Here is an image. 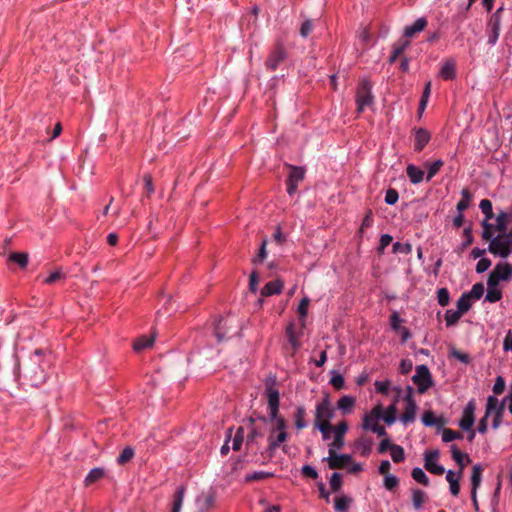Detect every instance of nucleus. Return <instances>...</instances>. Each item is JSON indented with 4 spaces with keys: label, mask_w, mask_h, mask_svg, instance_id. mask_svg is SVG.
I'll return each instance as SVG.
<instances>
[{
    "label": "nucleus",
    "mask_w": 512,
    "mask_h": 512,
    "mask_svg": "<svg viewBox=\"0 0 512 512\" xmlns=\"http://www.w3.org/2000/svg\"><path fill=\"white\" fill-rule=\"evenodd\" d=\"M356 104L358 113L363 112L365 108L373 106L374 96L370 81L366 79L360 81L356 91Z\"/></svg>",
    "instance_id": "f257e3e1"
},
{
    "label": "nucleus",
    "mask_w": 512,
    "mask_h": 512,
    "mask_svg": "<svg viewBox=\"0 0 512 512\" xmlns=\"http://www.w3.org/2000/svg\"><path fill=\"white\" fill-rule=\"evenodd\" d=\"M412 381L420 394L425 393L434 384L431 372L424 364L416 366Z\"/></svg>",
    "instance_id": "f03ea898"
},
{
    "label": "nucleus",
    "mask_w": 512,
    "mask_h": 512,
    "mask_svg": "<svg viewBox=\"0 0 512 512\" xmlns=\"http://www.w3.org/2000/svg\"><path fill=\"white\" fill-rule=\"evenodd\" d=\"M505 409V400L499 402L495 396H489L486 403L487 416L494 414L492 427L494 429L499 428L502 423V416Z\"/></svg>",
    "instance_id": "7ed1b4c3"
},
{
    "label": "nucleus",
    "mask_w": 512,
    "mask_h": 512,
    "mask_svg": "<svg viewBox=\"0 0 512 512\" xmlns=\"http://www.w3.org/2000/svg\"><path fill=\"white\" fill-rule=\"evenodd\" d=\"M286 58L287 51L284 45L277 42L265 61V67L270 71H275Z\"/></svg>",
    "instance_id": "20e7f679"
},
{
    "label": "nucleus",
    "mask_w": 512,
    "mask_h": 512,
    "mask_svg": "<svg viewBox=\"0 0 512 512\" xmlns=\"http://www.w3.org/2000/svg\"><path fill=\"white\" fill-rule=\"evenodd\" d=\"M488 251L493 255L507 258L512 252V247L510 246V242L506 241L501 234H499L497 237H494V239H491Z\"/></svg>",
    "instance_id": "39448f33"
},
{
    "label": "nucleus",
    "mask_w": 512,
    "mask_h": 512,
    "mask_svg": "<svg viewBox=\"0 0 512 512\" xmlns=\"http://www.w3.org/2000/svg\"><path fill=\"white\" fill-rule=\"evenodd\" d=\"M404 401H405V409H404L403 414L401 415V421L404 424H407V423H411L415 420L416 410H417V405L413 398V388L410 386L407 388V394L404 397Z\"/></svg>",
    "instance_id": "423d86ee"
},
{
    "label": "nucleus",
    "mask_w": 512,
    "mask_h": 512,
    "mask_svg": "<svg viewBox=\"0 0 512 512\" xmlns=\"http://www.w3.org/2000/svg\"><path fill=\"white\" fill-rule=\"evenodd\" d=\"M503 8H498L490 17L488 22V43L494 45L499 37L501 26V13Z\"/></svg>",
    "instance_id": "0eeeda50"
},
{
    "label": "nucleus",
    "mask_w": 512,
    "mask_h": 512,
    "mask_svg": "<svg viewBox=\"0 0 512 512\" xmlns=\"http://www.w3.org/2000/svg\"><path fill=\"white\" fill-rule=\"evenodd\" d=\"M325 460L330 469H343L353 462L349 454H337L334 449L328 450V457Z\"/></svg>",
    "instance_id": "6e6552de"
},
{
    "label": "nucleus",
    "mask_w": 512,
    "mask_h": 512,
    "mask_svg": "<svg viewBox=\"0 0 512 512\" xmlns=\"http://www.w3.org/2000/svg\"><path fill=\"white\" fill-rule=\"evenodd\" d=\"M334 416V411L331 408L330 401L328 397H325L320 403L316 406L315 413V425H319V423L327 422L330 423V420Z\"/></svg>",
    "instance_id": "1a4fd4ad"
},
{
    "label": "nucleus",
    "mask_w": 512,
    "mask_h": 512,
    "mask_svg": "<svg viewBox=\"0 0 512 512\" xmlns=\"http://www.w3.org/2000/svg\"><path fill=\"white\" fill-rule=\"evenodd\" d=\"M482 472L483 467L480 464H475L472 467V474H471V500L473 502V506L475 511H479V505L477 500V490L480 487L481 480H482Z\"/></svg>",
    "instance_id": "9d476101"
},
{
    "label": "nucleus",
    "mask_w": 512,
    "mask_h": 512,
    "mask_svg": "<svg viewBox=\"0 0 512 512\" xmlns=\"http://www.w3.org/2000/svg\"><path fill=\"white\" fill-rule=\"evenodd\" d=\"M439 457L438 450L427 451L424 454V467L427 471L435 475H442L445 472V469L442 465H438L435 463Z\"/></svg>",
    "instance_id": "9b49d317"
},
{
    "label": "nucleus",
    "mask_w": 512,
    "mask_h": 512,
    "mask_svg": "<svg viewBox=\"0 0 512 512\" xmlns=\"http://www.w3.org/2000/svg\"><path fill=\"white\" fill-rule=\"evenodd\" d=\"M383 416V407L381 405L375 406L369 413L363 417L362 428L364 430H373V427L379 425V420Z\"/></svg>",
    "instance_id": "f8f14e48"
},
{
    "label": "nucleus",
    "mask_w": 512,
    "mask_h": 512,
    "mask_svg": "<svg viewBox=\"0 0 512 512\" xmlns=\"http://www.w3.org/2000/svg\"><path fill=\"white\" fill-rule=\"evenodd\" d=\"M475 409V402L473 400L469 401L459 422V426L462 430L468 431L472 429L475 421Z\"/></svg>",
    "instance_id": "ddd939ff"
},
{
    "label": "nucleus",
    "mask_w": 512,
    "mask_h": 512,
    "mask_svg": "<svg viewBox=\"0 0 512 512\" xmlns=\"http://www.w3.org/2000/svg\"><path fill=\"white\" fill-rule=\"evenodd\" d=\"M347 430L348 424L346 421H341L334 427V440L329 444V449H334V451H337L343 448L344 435L346 434Z\"/></svg>",
    "instance_id": "4468645a"
},
{
    "label": "nucleus",
    "mask_w": 512,
    "mask_h": 512,
    "mask_svg": "<svg viewBox=\"0 0 512 512\" xmlns=\"http://www.w3.org/2000/svg\"><path fill=\"white\" fill-rule=\"evenodd\" d=\"M286 431L274 432V430L270 431V435L268 437V447L267 453L269 457H272L274 451L280 446L281 443L285 442L287 439Z\"/></svg>",
    "instance_id": "2eb2a0df"
},
{
    "label": "nucleus",
    "mask_w": 512,
    "mask_h": 512,
    "mask_svg": "<svg viewBox=\"0 0 512 512\" xmlns=\"http://www.w3.org/2000/svg\"><path fill=\"white\" fill-rule=\"evenodd\" d=\"M268 407L270 410V417L276 418L279 414V392L273 386L267 387Z\"/></svg>",
    "instance_id": "dca6fc26"
},
{
    "label": "nucleus",
    "mask_w": 512,
    "mask_h": 512,
    "mask_svg": "<svg viewBox=\"0 0 512 512\" xmlns=\"http://www.w3.org/2000/svg\"><path fill=\"white\" fill-rule=\"evenodd\" d=\"M451 454L453 460L459 466L458 477H462L465 466L471 462V459L468 454L462 453L456 445L451 446Z\"/></svg>",
    "instance_id": "f3484780"
},
{
    "label": "nucleus",
    "mask_w": 512,
    "mask_h": 512,
    "mask_svg": "<svg viewBox=\"0 0 512 512\" xmlns=\"http://www.w3.org/2000/svg\"><path fill=\"white\" fill-rule=\"evenodd\" d=\"M231 322L232 320L230 319H220L217 323V325L215 326V335L218 339L219 342L227 339V338H230L234 335L233 334H230L229 332V329L231 328Z\"/></svg>",
    "instance_id": "a211bd4d"
},
{
    "label": "nucleus",
    "mask_w": 512,
    "mask_h": 512,
    "mask_svg": "<svg viewBox=\"0 0 512 512\" xmlns=\"http://www.w3.org/2000/svg\"><path fill=\"white\" fill-rule=\"evenodd\" d=\"M431 139L430 133L424 128L415 129L414 150L420 152Z\"/></svg>",
    "instance_id": "6ab92c4d"
},
{
    "label": "nucleus",
    "mask_w": 512,
    "mask_h": 512,
    "mask_svg": "<svg viewBox=\"0 0 512 512\" xmlns=\"http://www.w3.org/2000/svg\"><path fill=\"white\" fill-rule=\"evenodd\" d=\"M283 289V282L279 279L270 281L264 285L261 290V297H268L276 294H280Z\"/></svg>",
    "instance_id": "aec40b11"
},
{
    "label": "nucleus",
    "mask_w": 512,
    "mask_h": 512,
    "mask_svg": "<svg viewBox=\"0 0 512 512\" xmlns=\"http://www.w3.org/2000/svg\"><path fill=\"white\" fill-rule=\"evenodd\" d=\"M427 26V20L424 17L418 18L412 25L406 26L404 36L412 38L416 33L423 31Z\"/></svg>",
    "instance_id": "412c9836"
},
{
    "label": "nucleus",
    "mask_w": 512,
    "mask_h": 512,
    "mask_svg": "<svg viewBox=\"0 0 512 512\" xmlns=\"http://www.w3.org/2000/svg\"><path fill=\"white\" fill-rule=\"evenodd\" d=\"M256 420L257 419L254 417H250L248 419L249 424H250V431H249V433L247 435V439H246L247 445L254 443V441L257 437L263 436V429H262V427L256 425Z\"/></svg>",
    "instance_id": "4be33fe9"
},
{
    "label": "nucleus",
    "mask_w": 512,
    "mask_h": 512,
    "mask_svg": "<svg viewBox=\"0 0 512 512\" xmlns=\"http://www.w3.org/2000/svg\"><path fill=\"white\" fill-rule=\"evenodd\" d=\"M258 420L263 424V426H265L268 423V421H271V422L274 421L275 424L271 429V430H274V432H280V431L286 430V421L283 417L279 416V414L277 415L276 418H271L269 416V419L264 416H259Z\"/></svg>",
    "instance_id": "5701e85b"
},
{
    "label": "nucleus",
    "mask_w": 512,
    "mask_h": 512,
    "mask_svg": "<svg viewBox=\"0 0 512 512\" xmlns=\"http://www.w3.org/2000/svg\"><path fill=\"white\" fill-rule=\"evenodd\" d=\"M199 510L201 512L207 511L210 507L213 506L215 502V497L212 492L202 493L196 500Z\"/></svg>",
    "instance_id": "b1692460"
},
{
    "label": "nucleus",
    "mask_w": 512,
    "mask_h": 512,
    "mask_svg": "<svg viewBox=\"0 0 512 512\" xmlns=\"http://www.w3.org/2000/svg\"><path fill=\"white\" fill-rule=\"evenodd\" d=\"M407 176L409 177L411 183L419 184L423 181L424 171L418 168L413 164H409L406 168Z\"/></svg>",
    "instance_id": "393cba45"
},
{
    "label": "nucleus",
    "mask_w": 512,
    "mask_h": 512,
    "mask_svg": "<svg viewBox=\"0 0 512 512\" xmlns=\"http://www.w3.org/2000/svg\"><path fill=\"white\" fill-rule=\"evenodd\" d=\"M354 405L355 398L349 395L342 396L337 402V408L340 409L343 414H350Z\"/></svg>",
    "instance_id": "a878e982"
},
{
    "label": "nucleus",
    "mask_w": 512,
    "mask_h": 512,
    "mask_svg": "<svg viewBox=\"0 0 512 512\" xmlns=\"http://www.w3.org/2000/svg\"><path fill=\"white\" fill-rule=\"evenodd\" d=\"M154 340H155L154 335H151V336L143 335V336L139 337L137 340H135L133 348L135 351L140 352L146 348L151 347L154 343Z\"/></svg>",
    "instance_id": "bb28decb"
},
{
    "label": "nucleus",
    "mask_w": 512,
    "mask_h": 512,
    "mask_svg": "<svg viewBox=\"0 0 512 512\" xmlns=\"http://www.w3.org/2000/svg\"><path fill=\"white\" fill-rule=\"evenodd\" d=\"M440 75L444 80H452L456 77V69L454 61L448 60L446 61L441 70Z\"/></svg>",
    "instance_id": "cd10ccee"
},
{
    "label": "nucleus",
    "mask_w": 512,
    "mask_h": 512,
    "mask_svg": "<svg viewBox=\"0 0 512 512\" xmlns=\"http://www.w3.org/2000/svg\"><path fill=\"white\" fill-rule=\"evenodd\" d=\"M290 169V173L288 176V181L292 183L299 184L301 181H303L305 176V170L302 167L293 166V165H287Z\"/></svg>",
    "instance_id": "c85d7f7f"
},
{
    "label": "nucleus",
    "mask_w": 512,
    "mask_h": 512,
    "mask_svg": "<svg viewBox=\"0 0 512 512\" xmlns=\"http://www.w3.org/2000/svg\"><path fill=\"white\" fill-rule=\"evenodd\" d=\"M494 269L503 281L509 280L512 276V265L509 263H499L494 267Z\"/></svg>",
    "instance_id": "c756f323"
},
{
    "label": "nucleus",
    "mask_w": 512,
    "mask_h": 512,
    "mask_svg": "<svg viewBox=\"0 0 512 512\" xmlns=\"http://www.w3.org/2000/svg\"><path fill=\"white\" fill-rule=\"evenodd\" d=\"M305 417L306 409L303 406H298L294 413L295 426L298 430H302L307 426Z\"/></svg>",
    "instance_id": "7c9ffc66"
},
{
    "label": "nucleus",
    "mask_w": 512,
    "mask_h": 512,
    "mask_svg": "<svg viewBox=\"0 0 512 512\" xmlns=\"http://www.w3.org/2000/svg\"><path fill=\"white\" fill-rule=\"evenodd\" d=\"M185 487L180 486L177 488L175 495H174V501L172 505V511L171 512H180L185 496Z\"/></svg>",
    "instance_id": "2f4dec72"
},
{
    "label": "nucleus",
    "mask_w": 512,
    "mask_h": 512,
    "mask_svg": "<svg viewBox=\"0 0 512 512\" xmlns=\"http://www.w3.org/2000/svg\"><path fill=\"white\" fill-rule=\"evenodd\" d=\"M410 45L409 40H402L398 43L394 44L392 54L389 58V62L393 63L396 59L405 51V49Z\"/></svg>",
    "instance_id": "473e14b6"
},
{
    "label": "nucleus",
    "mask_w": 512,
    "mask_h": 512,
    "mask_svg": "<svg viewBox=\"0 0 512 512\" xmlns=\"http://www.w3.org/2000/svg\"><path fill=\"white\" fill-rule=\"evenodd\" d=\"M472 199V194L470 193V191L468 189H463L461 191V200L457 203V210L459 212H463L464 210H466L469 206V203Z\"/></svg>",
    "instance_id": "72a5a7b5"
},
{
    "label": "nucleus",
    "mask_w": 512,
    "mask_h": 512,
    "mask_svg": "<svg viewBox=\"0 0 512 512\" xmlns=\"http://www.w3.org/2000/svg\"><path fill=\"white\" fill-rule=\"evenodd\" d=\"M104 476V470L101 468L92 469L85 478V485L89 486Z\"/></svg>",
    "instance_id": "f704fd0d"
},
{
    "label": "nucleus",
    "mask_w": 512,
    "mask_h": 512,
    "mask_svg": "<svg viewBox=\"0 0 512 512\" xmlns=\"http://www.w3.org/2000/svg\"><path fill=\"white\" fill-rule=\"evenodd\" d=\"M426 494L420 489L412 490V502L416 510L420 509L425 502Z\"/></svg>",
    "instance_id": "c9c22d12"
},
{
    "label": "nucleus",
    "mask_w": 512,
    "mask_h": 512,
    "mask_svg": "<svg viewBox=\"0 0 512 512\" xmlns=\"http://www.w3.org/2000/svg\"><path fill=\"white\" fill-rule=\"evenodd\" d=\"M411 476L415 481L424 486H429L430 484L429 478L427 477L425 472L419 467H416L412 470Z\"/></svg>",
    "instance_id": "e433bc0d"
},
{
    "label": "nucleus",
    "mask_w": 512,
    "mask_h": 512,
    "mask_svg": "<svg viewBox=\"0 0 512 512\" xmlns=\"http://www.w3.org/2000/svg\"><path fill=\"white\" fill-rule=\"evenodd\" d=\"M471 305V299L466 293H463L457 300V310L460 311L462 314L469 311Z\"/></svg>",
    "instance_id": "4c0bfd02"
},
{
    "label": "nucleus",
    "mask_w": 512,
    "mask_h": 512,
    "mask_svg": "<svg viewBox=\"0 0 512 512\" xmlns=\"http://www.w3.org/2000/svg\"><path fill=\"white\" fill-rule=\"evenodd\" d=\"M397 408L395 405H390L386 411L383 410V416L381 419L387 424L391 425L396 420Z\"/></svg>",
    "instance_id": "58836bf2"
},
{
    "label": "nucleus",
    "mask_w": 512,
    "mask_h": 512,
    "mask_svg": "<svg viewBox=\"0 0 512 512\" xmlns=\"http://www.w3.org/2000/svg\"><path fill=\"white\" fill-rule=\"evenodd\" d=\"M479 208L481 209L482 213L485 215L484 220H491L494 217L492 202L489 199L481 200V202L479 204Z\"/></svg>",
    "instance_id": "ea45409f"
},
{
    "label": "nucleus",
    "mask_w": 512,
    "mask_h": 512,
    "mask_svg": "<svg viewBox=\"0 0 512 512\" xmlns=\"http://www.w3.org/2000/svg\"><path fill=\"white\" fill-rule=\"evenodd\" d=\"M463 235H464L465 239H463V243L458 248V250H457L458 253L463 252L468 246H470L473 243L474 238L472 235V227L468 226V227L464 228Z\"/></svg>",
    "instance_id": "a19ab883"
},
{
    "label": "nucleus",
    "mask_w": 512,
    "mask_h": 512,
    "mask_svg": "<svg viewBox=\"0 0 512 512\" xmlns=\"http://www.w3.org/2000/svg\"><path fill=\"white\" fill-rule=\"evenodd\" d=\"M134 449L130 446L123 449L120 455L117 457V463L119 465H124L129 462L134 457Z\"/></svg>",
    "instance_id": "79ce46f5"
},
{
    "label": "nucleus",
    "mask_w": 512,
    "mask_h": 512,
    "mask_svg": "<svg viewBox=\"0 0 512 512\" xmlns=\"http://www.w3.org/2000/svg\"><path fill=\"white\" fill-rule=\"evenodd\" d=\"M443 165H444V162L442 160H436L435 162H433L431 164L426 163V166L428 167V173H427L426 180L430 181L439 172V170L443 167Z\"/></svg>",
    "instance_id": "37998d69"
},
{
    "label": "nucleus",
    "mask_w": 512,
    "mask_h": 512,
    "mask_svg": "<svg viewBox=\"0 0 512 512\" xmlns=\"http://www.w3.org/2000/svg\"><path fill=\"white\" fill-rule=\"evenodd\" d=\"M462 313L458 310H447L445 313V320L447 326H453L455 325L459 319L462 317Z\"/></svg>",
    "instance_id": "c03bdc74"
},
{
    "label": "nucleus",
    "mask_w": 512,
    "mask_h": 512,
    "mask_svg": "<svg viewBox=\"0 0 512 512\" xmlns=\"http://www.w3.org/2000/svg\"><path fill=\"white\" fill-rule=\"evenodd\" d=\"M273 476H274V474L271 472L257 471L252 474H247L245 476V481L246 482L260 481V480L267 479V478H270Z\"/></svg>",
    "instance_id": "a18cd8bd"
},
{
    "label": "nucleus",
    "mask_w": 512,
    "mask_h": 512,
    "mask_svg": "<svg viewBox=\"0 0 512 512\" xmlns=\"http://www.w3.org/2000/svg\"><path fill=\"white\" fill-rule=\"evenodd\" d=\"M390 452L391 458L395 463H400L405 460V452L400 445L394 444Z\"/></svg>",
    "instance_id": "49530a36"
},
{
    "label": "nucleus",
    "mask_w": 512,
    "mask_h": 512,
    "mask_svg": "<svg viewBox=\"0 0 512 512\" xmlns=\"http://www.w3.org/2000/svg\"><path fill=\"white\" fill-rule=\"evenodd\" d=\"M9 260L14 263H17L20 267L23 268V267H26V265L28 263V254L14 252V253L10 254Z\"/></svg>",
    "instance_id": "de8ad7c7"
},
{
    "label": "nucleus",
    "mask_w": 512,
    "mask_h": 512,
    "mask_svg": "<svg viewBox=\"0 0 512 512\" xmlns=\"http://www.w3.org/2000/svg\"><path fill=\"white\" fill-rule=\"evenodd\" d=\"M463 435L462 433L458 431H454L449 428H444L442 432V440L443 442H451L456 439H462Z\"/></svg>",
    "instance_id": "09e8293b"
},
{
    "label": "nucleus",
    "mask_w": 512,
    "mask_h": 512,
    "mask_svg": "<svg viewBox=\"0 0 512 512\" xmlns=\"http://www.w3.org/2000/svg\"><path fill=\"white\" fill-rule=\"evenodd\" d=\"M351 503V499L347 496H341L336 498L334 508L337 512H344L348 509Z\"/></svg>",
    "instance_id": "8fccbe9b"
},
{
    "label": "nucleus",
    "mask_w": 512,
    "mask_h": 512,
    "mask_svg": "<svg viewBox=\"0 0 512 512\" xmlns=\"http://www.w3.org/2000/svg\"><path fill=\"white\" fill-rule=\"evenodd\" d=\"M502 298V292L498 288L488 287L485 300L490 303H495Z\"/></svg>",
    "instance_id": "3c124183"
},
{
    "label": "nucleus",
    "mask_w": 512,
    "mask_h": 512,
    "mask_svg": "<svg viewBox=\"0 0 512 512\" xmlns=\"http://www.w3.org/2000/svg\"><path fill=\"white\" fill-rule=\"evenodd\" d=\"M244 441V428L239 427L234 435L232 449L234 451H239L241 449L242 443Z\"/></svg>",
    "instance_id": "603ef678"
},
{
    "label": "nucleus",
    "mask_w": 512,
    "mask_h": 512,
    "mask_svg": "<svg viewBox=\"0 0 512 512\" xmlns=\"http://www.w3.org/2000/svg\"><path fill=\"white\" fill-rule=\"evenodd\" d=\"M450 356L459 360L460 362L464 364H469L471 362V357L469 354L461 352L460 350L456 348H451L450 350Z\"/></svg>",
    "instance_id": "864d4df0"
},
{
    "label": "nucleus",
    "mask_w": 512,
    "mask_h": 512,
    "mask_svg": "<svg viewBox=\"0 0 512 512\" xmlns=\"http://www.w3.org/2000/svg\"><path fill=\"white\" fill-rule=\"evenodd\" d=\"M470 299L478 300L480 299L484 294V285L483 283H476L472 286V289L470 292H467Z\"/></svg>",
    "instance_id": "5fc2aeb1"
},
{
    "label": "nucleus",
    "mask_w": 512,
    "mask_h": 512,
    "mask_svg": "<svg viewBox=\"0 0 512 512\" xmlns=\"http://www.w3.org/2000/svg\"><path fill=\"white\" fill-rule=\"evenodd\" d=\"M393 253L410 254L412 252V245L410 243L395 242L392 246Z\"/></svg>",
    "instance_id": "6e6d98bb"
},
{
    "label": "nucleus",
    "mask_w": 512,
    "mask_h": 512,
    "mask_svg": "<svg viewBox=\"0 0 512 512\" xmlns=\"http://www.w3.org/2000/svg\"><path fill=\"white\" fill-rule=\"evenodd\" d=\"M330 487L333 492H337L342 487V475L338 472H334L330 478Z\"/></svg>",
    "instance_id": "4d7b16f0"
},
{
    "label": "nucleus",
    "mask_w": 512,
    "mask_h": 512,
    "mask_svg": "<svg viewBox=\"0 0 512 512\" xmlns=\"http://www.w3.org/2000/svg\"><path fill=\"white\" fill-rule=\"evenodd\" d=\"M437 300L439 305L445 307L449 304L450 296L447 288H441L437 292Z\"/></svg>",
    "instance_id": "13d9d810"
},
{
    "label": "nucleus",
    "mask_w": 512,
    "mask_h": 512,
    "mask_svg": "<svg viewBox=\"0 0 512 512\" xmlns=\"http://www.w3.org/2000/svg\"><path fill=\"white\" fill-rule=\"evenodd\" d=\"M506 218L507 215L503 212L498 214L496 217V230L500 234H503L507 230Z\"/></svg>",
    "instance_id": "bf43d9fd"
},
{
    "label": "nucleus",
    "mask_w": 512,
    "mask_h": 512,
    "mask_svg": "<svg viewBox=\"0 0 512 512\" xmlns=\"http://www.w3.org/2000/svg\"><path fill=\"white\" fill-rule=\"evenodd\" d=\"M31 383L33 386H39L45 382V374L43 369H39V371H33V374L30 377Z\"/></svg>",
    "instance_id": "052dcab7"
},
{
    "label": "nucleus",
    "mask_w": 512,
    "mask_h": 512,
    "mask_svg": "<svg viewBox=\"0 0 512 512\" xmlns=\"http://www.w3.org/2000/svg\"><path fill=\"white\" fill-rule=\"evenodd\" d=\"M286 333H287V337H288L289 343L292 346V349L294 351H297L299 349V347H300V343H299V341L297 340V338L295 336V333H294V330H293V325H290L287 328Z\"/></svg>",
    "instance_id": "680f3d73"
},
{
    "label": "nucleus",
    "mask_w": 512,
    "mask_h": 512,
    "mask_svg": "<svg viewBox=\"0 0 512 512\" xmlns=\"http://www.w3.org/2000/svg\"><path fill=\"white\" fill-rule=\"evenodd\" d=\"M399 484V479L392 474L386 475L384 478V486L387 490L392 491Z\"/></svg>",
    "instance_id": "e2e57ef3"
},
{
    "label": "nucleus",
    "mask_w": 512,
    "mask_h": 512,
    "mask_svg": "<svg viewBox=\"0 0 512 512\" xmlns=\"http://www.w3.org/2000/svg\"><path fill=\"white\" fill-rule=\"evenodd\" d=\"M315 426L322 433V438L324 440H327L330 438L331 431L334 429V427L331 425V423H327V422L319 423V425H315Z\"/></svg>",
    "instance_id": "0e129e2a"
},
{
    "label": "nucleus",
    "mask_w": 512,
    "mask_h": 512,
    "mask_svg": "<svg viewBox=\"0 0 512 512\" xmlns=\"http://www.w3.org/2000/svg\"><path fill=\"white\" fill-rule=\"evenodd\" d=\"M488 221L489 220H484L482 222V227H483L482 238L484 240L491 242V239H494L493 233H492L493 225L490 224Z\"/></svg>",
    "instance_id": "69168bd1"
},
{
    "label": "nucleus",
    "mask_w": 512,
    "mask_h": 512,
    "mask_svg": "<svg viewBox=\"0 0 512 512\" xmlns=\"http://www.w3.org/2000/svg\"><path fill=\"white\" fill-rule=\"evenodd\" d=\"M398 199H399V194L396 189L389 188L386 191V195H385V203L386 204L394 205L398 201Z\"/></svg>",
    "instance_id": "338daca9"
},
{
    "label": "nucleus",
    "mask_w": 512,
    "mask_h": 512,
    "mask_svg": "<svg viewBox=\"0 0 512 512\" xmlns=\"http://www.w3.org/2000/svg\"><path fill=\"white\" fill-rule=\"evenodd\" d=\"M330 384L336 389L341 390L344 388V377L341 374L335 373L330 379Z\"/></svg>",
    "instance_id": "774afa93"
}]
</instances>
